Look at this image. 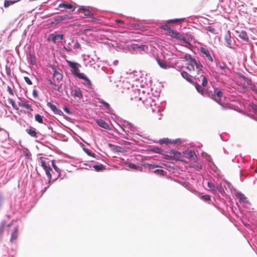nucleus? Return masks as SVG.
Wrapping results in <instances>:
<instances>
[{
    "mask_svg": "<svg viewBox=\"0 0 257 257\" xmlns=\"http://www.w3.org/2000/svg\"><path fill=\"white\" fill-rule=\"evenodd\" d=\"M184 59L188 62L187 64L186 69L189 71L191 72L195 71V66L198 74H201L203 66L199 62H198L194 58L189 54L185 55Z\"/></svg>",
    "mask_w": 257,
    "mask_h": 257,
    "instance_id": "nucleus-1",
    "label": "nucleus"
},
{
    "mask_svg": "<svg viewBox=\"0 0 257 257\" xmlns=\"http://www.w3.org/2000/svg\"><path fill=\"white\" fill-rule=\"evenodd\" d=\"M66 62L68 66L72 68L71 73L74 75L78 77L79 78H83V73H79V67H80V65L78 63L71 62L69 60H66Z\"/></svg>",
    "mask_w": 257,
    "mask_h": 257,
    "instance_id": "nucleus-2",
    "label": "nucleus"
},
{
    "mask_svg": "<svg viewBox=\"0 0 257 257\" xmlns=\"http://www.w3.org/2000/svg\"><path fill=\"white\" fill-rule=\"evenodd\" d=\"M222 92L220 90H217L216 89L214 90V93L211 95L209 94V96L213 100L216 101L219 104L222 105L220 103V98L222 97Z\"/></svg>",
    "mask_w": 257,
    "mask_h": 257,
    "instance_id": "nucleus-3",
    "label": "nucleus"
},
{
    "mask_svg": "<svg viewBox=\"0 0 257 257\" xmlns=\"http://www.w3.org/2000/svg\"><path fill=\"white\" fill-rule=\"evenodd\" d=\"M159 143L161 145L162 144H165V145H168V144H180V142L179 139H176L175 140H171V139H169L168 138H163L162 139H160L159 141Z\"/></svg>",
    "mask_w": 257,
    "mask_h": 257,
    "instance_id": "nucleus-4",
    "label": "nucleus"
},
{
    "mask_svg": "<svg viewBox=\"0 0 257 257\" xmlns=\"http://www.w3.org/2000/svg\"><path fill=\"white\" fill-rule=\"evenodd\" d=\"M170 36L172 38L179 40L181 41H183V42H186V39L185 37L183 35H182L177 31H174L173 33L172 34H171Z\"/></svg>",
    "mask_w": 257,
    "mask_h": 257,
    "instance_id": "nucleus-5",
    "label": "nucleus"
},
{
    "mask_svg": "<svg viewBox=\"0 0 257 257\" xmlns=\"http://www.w3.org/2000/svg\"><path fill=\"white\" fill-rule=\"evenodd\" d=\"M47 106L50 107L55 114L61 115L63 113L61 110L58 109L56 106L51 102L47 103Z\"/></svg>",
    "mask_w": 257,
    "mask_h": 257,
    "instance_id": "nucleus-6",
    "label": "nucleus"
},
{
    "mask_svg": "<svg viewBox=\"0 0 257 257\" xmlns=\"http://www.w3.org/2000/svg\"><path fill=\"white\" fill-rule=\"evenodd\" d=\"M200 52L207 58V59L211 62H213V59L211 57L209 50L204 48V47H200Z\"/></svg>",
    "mask_w": 257,
    "mask_h": 257,
    "instance_id": "nucleus-7",
    "label": "nucleus"
},
{
    "mask_svg": "<svg viewBox=\"0 0 257 257\" xmlns=\"http://www.w3.org/2000/svg\"><path fill=\"white\" fill-rule=\"evenodd\" d=\"M96 122L99 126L105 130H109L110 129L108 124L102 119H97Z\"/></svg>",
    "mask_w": 257,
    "mask_h": 257,
    "instance_id": "nucleus-8",
    "label": "nucleus"
},
{
    "mask_svg": "<svg viewBox=\"0 0 257 257\" xmlns=\"http://www.w3.org/2000/svg\"><path fill=\"white\" fill-rule=\"evenodd\" d=\"M236 33H238V37L240 39L245 42L248 41L249 38L245 31H241L240 32L236 31Z\"/></svg>",
    "mask_w": 257,
    "mask_h": 257,
    "instance_id": "nucleus-9",
    "label": "nucleus"
},
{
    "mask_svg": "<svg viewBox=\"0 0 257 257\" xmlns=\"http://www.w3.org/2000/svg\"><path fill=\"white\" fill-rule=\"evenodd\" d=\"M39 160L40 161L41 166L43 168L44 170L50 167L49 162H46V160H48L47 158L41 157L39 158Z\"/></svg>",
    "mask_w": 257,
    "mask_h": 257,
    "instance_id": "nucleus-10",
    "label": "nucleus"
},
{
    "mask_svg": "<svg viewBox=\"0 0 257 257\" xmlns=\"http://www.w3.org/2000/svg\"><path fill=\"white\" fill-rule=\"evenodd\" d=\"M52 70L53 71V76L54 78L56 79V80L58 81L61 80L63 78V75L60 72L57 71V70L54 67H52Z\"/></svg>",
    "mask_w": 257,
    "mask_h": 257,
    "instance_id": "nucleus-11",
    "label": "nucleus"
},
{
    "mask_svg": "<svg viewBox=\"0 0 257 257\" xmlns=\"http://www.w3.org/2000/svg\"><path fill=\"white\" fill-rule=\"evenodd\" d=\"M50 37L51 39L52 42L54 43H56L57 40H62L63 39V35L58 34L54 35V34H51Z\"/></svg>",
    "mask_w": 257,
    "mask_h": 257,
    "instance_id": "nucleus-12",
    "label": "nucleus"
},
{
    "mask_svg": "<svg viewBox=\"0 0 257 257\" xmlns=\"http://www.w3.org/2000/svg\"><path fill=\"white\" fill-rule=\"evenodd\" d=\"M160 28L165 31L167 32V35H169V36H171V34H172L173 32H174V30L172 29L168 25H162L161 27H160Z\"/></svg>",
    "mask_w": 257,
    "mask_h": 257,
    "instance_id": "nucleus-13",
    "label": "nucleus"
},
{
    "mask_svg": "<svg viewBox=\"0 0 257 257\" xmlns=\"http://www.w3.org/2000/svg\"><path fill=\"white\" fill-rule=\"evenodd\" d=\"M47 80L49 82V85H51L52 88H53L54 90H57L58 91H60V90L61 88V85L56 84L55 83L53 82L50 79H48Z\"/></svg>",
    "mask_w": 257,
    "mask_h": 257,
    "instance_id": "nucleus-14",
    "label": "nucleus"
},
{
    "mask_svg": "<svg viewBox=\"0 0 257 257\" xmlns=\"http://www.w3.org/2000/svg\"><path fill=\"white\" fill-rule=\"evenodd\" d=\"M236 196L239 199L240 202L243 203H248V200H247V198L246 196L241 192H238L237 193Z\"/></svg>",
    "mask_w": 257,
    "mask_h": 257,
    "instance_id": "nucleus-15",
    "label": "nucleus"
},
{
    "mask_svg": "<svg viewBox=\"0 0 257 257\" xmlns=\"http://www.w3.org/2000/svg\"><path fill=\"white\" fill-rule=\"evenodd\" d=\"M181 75L189 82L191 83H194L193 80L191 78V76L186 71H182L181 72Z\"/></svg>",
    "mask_w": 257,
    "mask_h": 257,
    "instance_id": "nucleus-16",
    "label": "nucleus"
},
{
    "mask_svg": "<svg viewBox=\"0 0 257 257\" xmlns=\"http://www.w3.org/2000/svg\"><path fill=\"white\" fill-rule=\"evenodd\" d=\"M196 79L198 80L199 81H201V84L203 86H205L207 84L208 81L205 76L201 74L200 77H198L195 78Z\"/></svg>",
    "mask_w": 257,
    "mask_h": 257,
    "instance_id": "nucleus-17",
    "label": "nucleus"
},
{
    "mask_svg": "<svg viewBox=\"0 0 257 257\" xmlns=\"http://www.w3.org/2000/svg\"><path fill=\"white\" fill-rule=\"evenodd\" d=\"M78 11L79 12L83 13L86 17H91L93 15L88 9L85 8H80Z\"/></svg>",
    "mask_w": 257,
    "mask_h": 257,
    "instance_id": "nucleus-18",
    "label": "nucleus"
},
{
    "mask_svg": "<svg viewBox=\"0 0 257 257\" xmlns=\"http://www.w3.org/2000/svg\"><path fill=\"white\" fill-rule=\"evenodd\" d=\"M26 132L31 137L36 138H37V133L35 128L31 127L30 128L27 129Z\"/></svg>",
    "mask_w": 257,
    "mask_h": 257,
    "instance_id": "nucleus-19",
    "label": "nucleus"
},
{
    "mask_svg": "<svg viewBox=\"0 0 257 257\" xmlns=\"http://www.w3.org/2000/svg\"><path fill=\"white\" fill-rule=\"evenodd\" d=\"M18 236V227L16 226L14 229V232L11 235V241L13 242L17 239Z\"/></svg>",
    "mask_w": 257,
    "mask_h": 257,
    "instance_id": "nucleus-20",
    "label": "nucleus"
},
{
    "mask_svg": "<svg viewBox=\"0 0 257 257\" xmlns=\"http://www.w3.org/2000/svg\"><path fill=\"white\" fill-rule=\"evenodd\" d=\"M58 7L59 8H64L66 9H72V11H74L75 9V7L72 5L65 3L60 4Z\"/></svg>",
    "mask_w": 257,
    "mask_h": 257,
    "instance_id": "nucleus-21",
    "label": "nucleus"
},
{
    "mask_svg": "<svg viewBox=\"0 0 257 257\" xmlns=\"http://www.w3.org/2000/svg\"><path fill=\"white\" fill-rule=\"evenodd\" d=\"M73 95L74 97H78L79 98L82 97V94L81 90L77 88L72 90Z\"/></svg>",
    "mask_w": 257,
    "mask_h": 257,
    "instance_id": "nucleus-22",
    "label": "nucleus"
},
{
    "mask_svg": "<svg viewBox=\"0 0 257 257\" xmlns=\"http://www.w3.org/2000/svg\"><path fill=\"white\" fill-rule=\"evenodd\" d=\"M18 105L20 107H22L24 108H25L27 109L30 110V111H33V109L32 108V106L29 104L26 103V102H19Z\"/></svg>",
    "mask_w": 257,
    "mask_h": 257,
    "instance_id": "nucleus-23",
    "label": "nucleus"
},
{
    "mask_svg": "<svg viewBox=\"0 0 257 257\" xmlns=\"http://www.w3.org/2000/svg\"><path fill=\"white\" fill-rule=\"evenodd\" d=\"M127 167L131 169L136 170L141 172L143 170V168L142 167L136 165L133 163H128Z\"/></svg>",
    "mask_w": 257,
    "mask_h": 257,
    "instance_id": "nucleus-24",
    "label": "nucleus"
},
{
    "mask_svg": "<svg viewBox=\"0 0 257 257\" xmlns=\"http://www.w3.org/2000/svg\"><path fill=\"white\" fill-rule=\"evenodd\" d=\"M93 168L97 172H99L105 170V167L102 164L94 165Z\"/></svg>",
    "mask_w": 257,
    "mask_h": 257,
    "instance_id": "nucleus-25",
    "label": "nucleus"
},
{
    "mask_svg": "<svg viewBox=\"0 0 257 257\" xmlns=\"http://www.w3.org/2000/svg\"><path fill=\"white\" fill-rule=\"evenodd\" d=\"M157 61L159 65L163 69H167L169 66L165 61H161L159 58L157 59Z\"/></svg>",
    "mask_w": 257,
    "mask_h": 257,
    "instance_id": "nucleus-26",
    "label": "nucleus"
},
{
    "mask_svg": "<svg viewBox=\"0 0 257 257\" xmlns=\"http://www.w3.org/2000/svg\"><path fill=\"white\" fill-rule=\"evenodd\" d=\"M225 40L227 43V46L228 47H231V36L230 34L228 33L225 36Z\"/></svg>",
    "mask_w": 257,
    "mask_h": 257,
    "instance_id": "nucleus-27",
    "label": "nucleus"
},
{
    "mask_svg": "<svg viewBox=\"0 0 257 257\" xmlns=\"http://www.w3.org/2000/svg\"><path fill=\"white\" fill-rule=\"evenodd\" d=\"M207 186L208 187L210 188L213 191H215L216 189H218V190H220L222 187H221V186L220 185H219L218 186H217V187H216L213 184V183H211V182H208L207 183Z\"/></svg>",
    "mask_w": 257,
    "mask_h": 257,
    "instance_id": "nucleus-28",
    "label": "nucleus"
},
{
    "mask_svg": "<svg viewBox=\"0 0 257 257\" xmlns=\"http://www.w3.org/2000/svg\"><path fill=\"white\" fill-rule=\"evenodd\" d=\"M184 20H185L184 18L169 20L167 21V24H171V23H181L182 22H184Z\"/></svg>",
    "mask_w": 257,
    "mask_h": 257,
    "instance_id": "nucleus-29",
    "label": "nucleus"
},
{
    "mask_svg": "<svg viewBox=\"0 0 257 257\" xmlns=\"http://www.w3.org/2000/svg\"><path fill=\"white\" fill-rule=\"evenodd\" d=\"M44 170L45 171L46 174L49 179V181H50L52 179V175L51 172H53L52 168L50 167H49Z\"/></svg>",
    "mask_w": 257,
    "mask_h": 257,
    "instance_id": "nucleus-30",
    "label": "nucleus"
},
{
    "mask_svg": "<svg viewBox=\"0 0 257 257\" xmlns=\"http://www.w3.org/2000/svg\"><path fill=\"white\" fill-rule=\"evenodd\" d=\"M18 1L5 0L4 6L5 8H8L11 5L15 4Z\"/></svg>",
    "mask_w": 257,
    "mask_h": 257,
    "instance_id": "nucleus-31",
    "label": "nucleus"
},
{
    "mask_svg": "<svg viewBox=\"0 0 257 257\" xmlns=\"http://www.w3.org/2000/svg\"><path fill=\"white\" fill-rule=\"evenodd\" d=\"M29 60L31 64L34 65L37 63L36 58L35 55L30 54L29 55Z\"/></svg>",
    "mask_w": 257,
    "mask_h": 257,
    "instance_id": "nucleus-32",
    "label": "nucleus"
},
{
    "mask_svg": "<svg viewBox=\"0 0 257 257\" xmlns=\"http://www.w3.org/2000/svg\"><path fill=\"white\" fill-rule=\"evenodd\" d=\"M219 68L222 70V74H225L226 73V70L228 69V68L225 64L222 63L220 64L219 63L218 65Z\"/></svg>",
    "mask_w": 257,
    "mask_h": 257,
    "instance_id": "nucleus-33",
    "label": "nucleus"
},
{
    "mask_svg": "<svg viewBox=\"0 0 257 257\" xmlns=\"http://www.w3.org/2000/svg\"><path fill=\"white\" fill-rule=\"evenodd\" d=\"M8 101L12 105L13 108L14 109H15L16 110H19V108L17 106L16 104L15 103V101L13 99L9 98Z\"/></svg>",
    "mask_w": 257,
    "mask_h": 257,
    "instance_id": "nucleus-34",
    "label": "nucleus"
},
{
    "mask_svg": "<svg viewBox=\"0 0 257 257\" xmlns=\"http://www.w3.org/2000/svg\"><path fill=\"white\" fill-rule=\"evenodd\" d=\"M195 88L199 93H200L202 95L204 96V94L203 89L199 84H196L195 85Z\"/></svg>",
    "mask_w": 257,
    "mask_h": 257,
    "instance_id": "nucleus-35",
    "label": "nucleus"
},
{
    "mask_svg": "<svg viewBox=\"0 0 257 257\" xmlns=\"http://www.w3.org/2000/svg\"><path fill=\"white\" fill-rule=\"evenodd\" d=\"M83 150L85 152V153H86L88 156L94 158H96L95 154L91 152V151L88 149L83 148Z\"/></svg>",
    "mask_w": 257,
    "mask_h": 257,
    "instance_id": "nucleus-36",
    "label": "nucleus"
},
{
    "mask_svg": "<svg viewBox=\"0 0 257 257\" xmlns=\"http://www.w3.org/2000/svg\"><path fill=\"white\" fill-rule=\"evenodd\" d=\"M35 120L40 123H42L43 122V116H42L39 114H37L35 116Z\"/></svg>",
    "mask_w": 257,
    "mask_h": 257,
    "instance_id": "nucleus-37",
    "label": "nucleus"
},
{
    "mask_svg": "<svg viewBox=\"0 0 257 257\" xmlns=\"http://www.w3.org/2000/svg\"><path fill=\"white\" fill-rule=\"evenodd\" d=\"M239 76L242 78L248 84L251 85V80L250 79L245 77L243 74H240Z\"/></svg>",
    "mask_w": 257,
    "mask_h": 257,
    "instance_id": "nucleus-38",
    "label": "nucleus"
},
{
    "mask_svg": "<svg viewBox=\"0 0 257 257\" xmlns=\"http://www.w3.org/2000/svg\"><path fill=\"white\" fill-rule=\"evenodd\" d=\"M70 19H71V17H70L68 15H67L59 16L58 17V20L59 21L68 20Z\"/></svg>",
    "mask_w": 257,
    "mask_h": 257,
    "instance_id": "nucleus-39",
    "label": "nucleus"
},
{
    "mask_svg": "<svg viewBox=\"0 0 257 257\" xmlns=\"http://www.w3.org/2000/svg\"><path fill=\"white\" fill-rule=\"evenodd\" d=\"M14 89H15L14 86H13V87H11V86H8L7 87V90L9 92V93L12 96L14 95V92H15Z\"/></svg>",
    "mask_w": 257,
    "mask_h": 257,
    "instance_id": "nucleus-40",
    "label": "nucleus"
},
{
    "mask_svg": "<svg viewBox=\"0 0 257 257\" xmlns=\"http://www.w3.org/2000/svg\"><path fill=\"white\" fill-rule=\"evenodd\" d=\"M114 150L115 152L120 153H123L125 151L123 148L117 146H114Z\"/></svg>",
    "mask_w": 257,
    "mask_h": 257,
    "instance_id": "nucleus-41",
    "label": "nucleus"
},
{
    "mask_svg": "<svg viewBox=\"0 0 257 257\" xmlns=\"http://www.w3.org/2000/svg\"><path fill=\"white\" fill-rule=\"evenodd\" d=\"M7 226L5 221H2L0 224V234H2L4 232L5 227Z\"/></svg>",
    "mask_w": 257,
    "mask_h": 257,
    "instance_id": "nucleus-42",
    "label": "nucleus"
},
{
    "mask_svg": "<svg viewBox=\"0 0 257 257\" xmlns=\"http://www.w3.org/2000/svg\"><path fill=\"white\" fill-rule=\"evenodd\" d=\"M154 173L156 174H160L162 175H164L166 173L165 171L162 169H157L154 171Z\"/></svg>",
    "mask_w": 257,
    "mask_h": 257,
    "instance_id": "nucleus-43",
    "label": "nucleus"
},
{
    "mask_svg": "<svg viewBox=\"0 0 257 257\" xmlns=\"http://www.w3.org/2000/svg\"><path fill=\"white\" fill-rule=\"evenodd\" d=\"M83 78H80V79L84 80L88 85H91V82L90 80L84 75V74L83 75Z\"/></svg>",
    "mask_w": 257,
    "mask_h": 257,
    "instance_id": "nucleus-44",
    "label": "nucleus"
},
{
    "mask_svg": "<svg viewBox=\"0 0 257 257\" xmlns=\"http://www.w3.org/2000/svg\"><path fill=\"white\" fill-rule=\"evenodd\" d=\"M206 30L212 34H214L215 32V29L211 26L207 27L206 28Z\"/></svg>",
    "mask_w": 257,
    "mask_h": 257,
    "instance_id": "nucleus-45",
    "label": "nucleus"
},
{
    "mask_svg": "<svg viewBox=\"0 0 257 257\" xmlns=\"http://www.w3.org/2000/svg\"><path fill=\"white\" fill-rule=\"evenodd\" d=\"M201 199L205 201L210 200V196L209 195H204L201 196Z\"/></svg>",
    "mask_w": 257,
    "mask_h": 257,
    "instance_id": "nucleus-46",
    "label": "nucleus"
},
{
    "mask_svg": "<svg viewBox=\"0 0 257 257\" xmlns=\"http://www.w3.org/2000/svg\"><path fill=\"white\" fill-rule=\"evenodd\" d=\"M249 106L254 111H257V104H255L253 103H250Z\"/></svg>",
    "mask_w": 257,
    "mask_h": 257,
    "instance_id": "nucleus-47",
    "label": "nucleus"
},
{
    "mask_svg": "<svg viewBox=\"0 0 257 257\" xmlns=\"http://www.w3.org/2000/svg\"><path fill=\"white\" fill-rule=\"evenodd\" d=\"M169 153L170 154H173L174 156H176V155L181 156V153L177 151L171 150Z\"/></svg>",
    "mask_w": 257,
    "mask_h": 257,
    "instance_id": "nucleus-48",
    "label": "nucleus"
},
{
    "mask_svg": "<svg viewBox=\"0 0 257 257\" xmlns=\"http://www.w3.org/2000/svg\"><path fill=\"white\" fill-rule=\"evenodd\" d=\"M24 79L26 81V82L29 84V85H32V82L31 81V80H30V79L28 77H24Z\"/></svg>",
    "mask_w": 257,
    "mask_h": 257,
    "instance_id": "nucleus-49",
    "label": "nucleus"
},
{
    "mask_svg": "<svg viewBox=\"0 0 257 257\" xmlns=\"http://www.w3.org/2000/svg\"><path fill=\"white\" fill-rule=\"evenodd\" d=\"M99 102L100 103L102 104L104 106H105L107 108H109L110 107L109 104L107 102L104 101V100H100L99 101Z\"/></svg>",
    "mask_w": 257,
    "mask_h": 257,
    "instance_id": "nucleus-50",
    "label": "nucleus"
},
{
    "mask_svg": "<svg viewBox=\"0 0 257 257\" xmlns=\"http://www.w3.org/2000/svg\"><path fill=\"white\" fill-rule=\"evenodd\" d=\"M195 155V153L192 151H190L188 153V156L190 159H194V156Z\"/></svg>",
    "mask_w": 257,
    "mask_h": 257,
    "instance_id": "nucleus-51",
    "label": "nucleus"
},
{
    "mask_svg": "<svg viewBox=\"0 0 257 257\" xmlns=\"http://www.w3.org/2000/svg\"><path fill=\"white\" fill-rule=\"evenodd\" d=\"M251 88L252 91H253L257 94V87H256L254 85H251Z\"/></svg>",
    "mask_w": 257,
    "mask_h": 257,
    "instance_id": "nucleus-52",
    "label": "nucleus"
},
{
    "mask_svg": "<svg viewBox=\"0 0 257 257\" xmlns=\"http://www.w3.org/2000/svg\"><path fill=\"white\" fill-rule=\"evenodd\" d=\"M148 166H149V168L150 170L154 169V168H155L157 167V166L155 165H152V164H149Z\"/></svg>",
    "mask_w": 257,
    "mask_h": 257,
    "instance_id": "nucleus-53",
    "label": "nucleus"
},
{
    "mask_svg": "<svg viewBox=\"0 0 257 257\" xmlns=\"http://www.w3.org/2000/svg\"><path fill=\"white\" fill-rule=\"evenodd\" d=\"M52 166H53V167L54 168V169L56 171H58V168L55 165L54 163V161H52Z\"/></svg>",
    "mask_w": 257,
    "mask_h": 257,
    "instance_id": "nucleus-54",
    "label": "nucleus"
},
{
    "mask_svg": "<svg viewBox=\"0 0 257 257\" xmlns=\"http://www.w3.org/2000/svg\"><path fill=\"white\" fill-rule=\"evenodd\" d=\"M165 158L167 160H172L173 159V157H172L170 156H168V155H165Z\"/></svg>",
    "mask_w": 257,
    "mask_h": 257,
    "instance_id": "nucleus-55",
    "label": "nucleus"
},
{
    "mask_svg": "<svg viewBox=\"0 0 257 257\" xmlns=\"http://www.w3.org/2000/svg\"><path fill=\"white\" fill-rule=\"evenodd\" d=\"M161 151V150L159 148H156L154 149V152L157 153H159Z\"/></svg>",
    "mask_w": 257,
    "mask_h": 257,
    "instance_id": "nucleus-56",
    "label": "nucleus"
},
{
    "mask_svg": "<svg viewBox=\"0 0 257 257\" xmlns=\"http://www.w3.org/2000/svg\"><path fill=\"white\" fill-rule=\"evenodd\" d=\"M33 94L35 97H37L38 96L37 91L36 90H34L33 91Z\"/></svg>",
    "mask_w": 257,
    "mask_h": 257,
    "instance_id": "nucleus-57",
    "label": "nucleus"
},
{
    "mask_svg": "<svg viewBox=\"0 0 257 257\" xmlns=\"http://www.w3.org/2000/svg\"><path fill=\"white\" fill-rule=\"evenodd\" d=\"M115 22L117 23H120V24H123L124 23V22L121 21V20H116L115 21Z\"/></svg>",
    "mask_w": 257,
    "mask_h": 257,
    "instance_id": "nucleus-58",
    "label": "nucleus"
},
{
    "mask_svg": "<svg viewBox=\"0 0 257 257\" xmlns=\"http://www.w3.org/2000/svg\"><path fill=\"white\" fill-rule=\"evenodd\" d=\"M64 110L66 112H67V113H70V112H69V109H68L67 107H65V108H64Z\"/></svg>",
    "mask_w": 257,
    "mask_h": 257,
    "instance_id": "nucleus-59",
    "label": "nucleus"
},
{
    "mask_svg": "<svg viewBox=\"0 0 257 257\" xmlns=\"http://www.w3.org/2000/svg\"><path fill=\"white\" fill-rule=\"evenodd\" d=\"M196 167H197V169H202V166H201V165H200V164H197V165H196Z\"/></svg>",
    "mask_w": 257,
    "mask_h": 257,
    "instance_id": "nucleus-60",
    "label": "nucleus"
},
{
    "mask_svg": "<svg viewBox=\"0 0 257 257\" xmlns=\"http://www.w3.org/2000/svg\"><path fill=\"white\" fill-rule=\"evenodd\" d=\"M91 18V21L92 22H95L96 21V19L93 17H92V16L91 17H90Z\"/></svg>",
    "mask_w": 257,
    "mask_h": 257,
    "instance_id": "nucleus-61",
    "label": "nucleus"
},
{
    "mask_svg": "<svg viewBox=\"0 0 257 257\" xmlns=\"http://www.w3.org/2000/svg\"><path fill=\"white\" fill-rule=\"evenodd\" d=\"M75 47L76 48H79L80 47V44L78 43H77L75 44Z\"/></svg>",
    "mask_w": 257,
    "mask_h": 257,
    "instance_id": "nucleus-62",
    "label": "nucleus"
},
{
    "mask_svg": "<svg viewBox=\"0 0 257 257\" xmlns=\"http://www.w3.org/2000/svg\"><path fill=\"white\" fill-rule=\"evenodd\" d=\"M26 156H27V157L28 158H30L31 155L30 154H29L28 153H26Z\"/></svg>",
    "mask_w": 257,
    "mask_h": 257,
    "instance_id": "nucleus-63",
    "label": "nucleus"
},
{
    "mask_svg": "<svg viewBox=\"0 0 257 257\" xmlns=\"http://www.w3.org/2000/svg\"><path fill=\"white\" fill-rule=\"evenodd\" d=\"M89 30H91V29H85V30H84V32H86V31H89Z\"/></svg>",
    "mask_w": 257,
    "mask_h": 257,
    "instance_id": "nucleus-64",
    "label": "nucleus"
}]
</instances>
